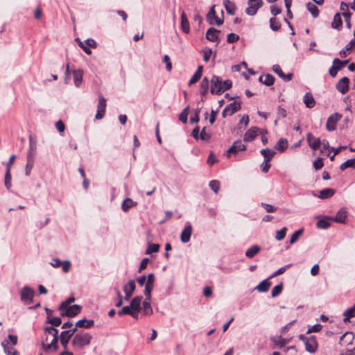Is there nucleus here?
Returning a JSON list of instances; mask_svg holds the SVG:
<instances>
[{
  "label": "nucleus",
  "instance_id": "680f3d73",
  "mask_svg": "<svg viewBox=\"0 0 355 355\" xmlns=\"http://www.w3.org/2000/svg\"><path fill=\"white\" fill-rule=\"evenodd\" d=\"M203 53V60L207 62L212 54V50L209 48H205L202 50Z\"/></svg>",
  "mask_w": 355,
  "mask_h": 355
},
{
  "label": "nucleus",
  "instance_id": "9d476101",
  "mask_svg": "<svg viewBox=\"0 0 355 355\" xmlns=\"http://www.w3.org/2000/svg\"><path fill=\"white\" fill-rule=\"evenodd\" d=\"M106 109V99L103 97H99L98 104V108H97V113L96 114L95 118L97 120H100L103 118Z\"/></svg>",
  "mask_w": 355,
  "mask_h": 355
},
{
  "label": "nucleus",
  "instance_id": "f03ea898",
  "mask_svg": "<svg viewBox=\"0 0 355 355\" xmlns=\"http://www.w3.org/2000/svg\"><path fill=\"white\" fill-rule=\"evenodd\" d=\"M92 338L89 333L80 331L73 336L71 345L76 349H82L85 346L89 345Z\"/></svg>",
  "mask_w": 355,
  "mask_h": 355
},
{
  "label": "nucleus",
  "instance_id": "a878e982",
  "mask_svg": "<svg viewBox=\"0 0 355 355\" xmlns=\"http://www.w3.org/2000/svg\"><path fill=\"white\" fill-rule=\"evenodd\" d=\"M71 337L72 336L69 335V333H67L66 331H63L61 332L60 335V343L62 346L64 347V350H67L69 341Z\"/></svg>",
  "mask_w": 355,
  "mask_h": 355
},
{
  "label": "nucleus",
  "instance_id": "dca6fc26",
  "mask_svg": "<svg viewBox=\"0 0 355 355\" xmlns=\"http://www.w3.org/2000/svg\"><path fill=\"white\" fill-rule=\"evenodd\" d=\"M272 71L285 81L291 80L293 76V73H288L286 75L284 74L280 66L278 64H275L272 66Z\"/></svg>",
  "mask_w": 355,
  "mask_h": 355
},
{
  "label": "nucleus",
  "instance_id": "c03bdc74",
  "mask_svg": "<svg viewBox=\"0 0 355 355\" xmlns=\"http://www.w3.org/2000/svg\"><path fill=\"white\" fill-rule=\"evenodd\" d=\"M48 323L51 324L53 327H58L61 324L62 320L61 318L59 317H51L49 315L47 317V321Z\"/></svg>",
  "mask_w": 355,
  "mask_h": 355
},
{
  "label": "nucleus",
  "instance_id": "13d9d810",
  "mask_svg": "<svg viewBox=\"0 0 355 355\" xmlns=\"http://www.w3.org/2000/svg\"><path fill=\"white\" fill-rule=\"evenodd\" d=\"M282 289H283V286L282 284L275 286L271 291V296L272 297H277L282 293Z\"/></svg>",
  "mask_w": 355,
  "mask_h": 355
},
{
  "label": "nucleus",
  "instance_id": "f3484780",
  "mask_svg": "<svg viewBox=\"0 0 355 355\" xmlns=\"http://www.w3.org/2000/svg\"><path fill=\"white\" fill-rule=\"evenodd\" d=\"M219 33L220 31L216 30L215 28H209L206 33V38L211 42H218Z\"/></svg>",
  "mask_w": 355,
  "mask_h": 355
},
{
  "label": "nucleus",
  "instance_id": "09e8293b",
  "mask_svg": "<svg viewBox=\"0 0 355 355\" xmlns=\"http://www.w3.org/2000/svg\"><path fill=\"white\" fill-rule=\"evenodd\" d=\"M215 6H212L209 12L207 14V21L209 24H214V19H216V12L214 10Z\"/></svg>",
  "mask_w": 355,
  "mask_h": 355
},
{
  "label": "nucleus",
  "instance_id": "393cba45",
  "mask_svg": "<svg viewBox=\"0 0 355 355\" xmlns=\"http://www.w3.org/2000/svg\"><path fill=\"white\" fill-rule=\"evenodd\" d=\"M202 70H203V67L202 65H199L197 68V70L196 71L194 74L191 76V78L189 80V85L196 83L200 80V78H201L202 74Z\"/></svg>",
  "mask_w": 355,
  "mask_h": 355
},
{
  "label": "nucleus",
  "instance_id": "a18cd8bd",
  "mask_svg": "<svg viewBox=\"0 0 355 355\" xmlns=\"http://www.w3.org/2000/svg\"><path fill=\"white\" fill-rule=\"evenodd\" d=\"M154 284L146 283L145 284V289H144V295L146 297V300L151 299V292L153 290Z\"/></svg>",
  "mask_w": 355,
  "mask_h": 355
},
{
  "label": "nucleus",
  "instance_id": "c756f323",
  "mask_svg": "<svg viewBox=\"0 0 355 355\" xmlns=\"http://www.w3.org/2000/svg\"><path fill=\"white\" fill-rule=\"evenodd\" d=\"M224 6L227 12L231 15H234L236 13V6L230 0H225L223 1Z\"/></svg>",
  "mask_w": 355,
  "mask_h": 355
},
{
  "label": "nucleus",
  "instance_id": "cd10ccee",
  "mask_svg": "<svg viewBox=\"0 0 355 355\" xmlns=\"http://www.w3.org/2000/svg\"><path fill=\"white\" fill-rule=\"evenodd\" d=\"M94 324L93 320L82 319L76 322V326L79 328L89 329Z\"/></svg>",
  "mask_w": 355,
  "mask_h": 355
},
{
  "label": "nucleus",
  "instance_id": "c85d7f7f",
  "mask_svg": "<svg viewBox=\"0 0 355 355\" xmlns=\"http://www.w3.org/2000/svg\"><path fill=\"white\" fill-rule=\"evenodd\" d=\"M259 80L267 86H271L274 84L275 78L271 74H266L265 76H261Z\"/></svg>",
  "mask_w": 355,
  "mask_h": 355
},
{
  "label": "nucleus",
  "instance_id": "de8ad7c7",
  "mask_svg": "<svg viewBox=\"0 0 355 355\" xmlns=\"http://www.w3.org/2000/svg\"><path fill=\"white\" fill-rule=\"evenodd\" d=\"M270 27L273 31H277L281 28V24L277 18L272 17L270 19Z\"/></svg>",
  "mask_w": 355,
  "mask_h": 355
},
{
  "label": "nucleus",
  "instance_id": "3c124183",
  "mask_svg": "<svg viewBox=\"0 0 355 355\" xmlns=\"http://www.w3.org/2000/svg\"><path fill=\"white\" fill-rule=\"evenodd\" d=\"M159 250V245L155 243H149L148 248L146 251V254H150L153 252H157Z\"/></svg>",
  "mask_w": 355,
  "mask_h": 355
},
{
  "label": "nucleus",
  "instance_id": "8fccbe9b",
  "mask_svg": "<svg viewBox=\"0 0 355 355\" xmlns=\"http://www.w3.org/2000/svg\"><path fill=\"white\" fill-rule=\"evenodd\" d=\"M261 154L264 157V160L268 159V158H270V160L275 155V152L269 148H266L261 150Z\"/></svg>",
  "mask_w": 355,
  "mask_h": 355
},
{
  "label": "nucleus",
  "instance_id": "0eeeda50",
  "mask_svg": "<svg viewBox=\"0 0 355 355\" xmlns=\"http://www.w3.org/2000/svg\"><path fill=\"white\" fill-rule=\"evenodd\" d=\"M241 102L234 101L227 105L222 112V116L225 118L227 115L232 116L241 109Z\"/></svg>",
  "mask_w": 355,
  "mask_h": 355
},
{
  "label": "nucleus",
  "instance_id": "4be33fe9",
  "mask_svg": "<svg viewBox=\"0 0 355 355\" xmlns=\"http://www.w3.org/2000/svg\"><path fill=\"white\" fill-rule=\"evenodd\" d=\"M331 217L325 216L322 218L318 219V220L316 223V227L318 229H323V230L327 229L328 227H329V226L331 225L330 224V221H331Z\"/></svg>",
  "mask_w": 355,
  "mask_h": 355
},
{
  "label": "nucleus",
  "instance_id": "2eb2a0df",
  "mask_svg": "<svg viewBox=\"0 0 355 355\" xmlns=\"http://www.w3.org/2000/svg\"><path fill=\"white\" fill-rule=\"evenodd\" d=\"M192 234V227L188 223L184 230L182 231L180 235V240L182 243H187L189 241L191 236Z\"/></svg>",
  "mask_w": 355,
  "mask_h": 355
},
{
  "label": "nucleus",
  "instance_id": "f257e3e1",
  "mask_svg": "<svg viewBox=\"0 0 355 355\" xmlns=\"http://www.w3.org/2000/svg\"><path fill=\"white\" fill-rule=\"evenodd\" d=\"M58 330L53 327L44 329V338L42 343V347L46 352H56L58 349Z\"/></svg>",
  "mask_w": 355,
  "mask_h": 355
},
{
  "label": "nucleus",
  "instance_id": "603ef678",
  "mask_svg": "<svg viewBox=\"0 0 355 355\" xmlns=\"http://www.w3.org/2000/svg\"><path fill=\"white\" fill-rule=\"evenodd\" d=\"M348 63V60H340L338 58H335L333 60V64H336V67L338 70H340L343 69L347 64Z\"/></svg>",
  "mask_w": 355,
  "mask_h": 355
},
{
  "label": "nucleus",
  "instance_id": "ddd939ff",
  "mask_svg": "<svg viewBox=\"0 0 355 355\" xmlns=\"http://www.w3.org/2000/svg\"><path fill=\"white\" fill-rule=\"evenodd\" d=\"M349 79L347 77L342 78L336 84V89L343 94L349 90Z\"/></svg>",
  "mask_w": 355,
  "mask_h": 355
},
{
  "label": "nucleus",
  "instance_id": "f704fd0d",
  "mask_svg": "<svg viewBox=\"0 0 355 355\" xmlns=\"http://www.w3.org/2000/svg\"><path fill=\"white\" fill-rule=\"evenodd\" d=\"M2 347L6 354L7 355H16L17 351L14 349L12 346H9L8 341L4 340L1 343Z\"/></svg>",
  "mask_w": 355,
  "mask_h": 355
},
{
  "label": "nucleus",
  "instance_id": "9b49d317",
  "mask_svg": "<svg viewBox=\"0 0 355 355\" xmlns=\"http://www.w3.org/2000/svg\"><path fill=\"white\" fill-rule=\"evenodd\" d=\"M64 313H62V316L74 317L78 315L81 311V306L78 304H74L67 307Z\"/></svg>",
  "mask_w": 355,
  "mask_h": 355
},
{
  "label": "nucleus",
  "instance_id": "412c9836",
  "mask_svg": "<svg viewBox=\"0 0 355 355\" xmlns=\"http://www.w3.org/2000/svg\"><path fill=\"white\" fill-rule=\"evenodd\" d=\"M209 80L207 77H204L200 85V94L201 96H205L207 94L209 91Z\"/></svg>",
  "mask_w": 355,
  "mask_h": 355
},
{
  "label": "nucleus",
  "instance_id": "5701e85b",
  "mask_svg": "<svg viewBox=\"0 0 355 355\" xmlns=\"http://www.w3.org/2000/svg\"><path fill=\"white\" fill-rule=\"evenodd\" d=\"M181 29L187 34L190 31L189 22L184 12H182L181 15Z\"/></svg>",
  "mask_w": 355,
  "mask_h": 355
},
{
  "label": "nucleus",
  "instance_id": "6e6552de",
  "mask_svg": "<svg viewBox=\"0 0 355 355\" xmlns=\"http://www.w3.org/2000/svg\"><path fill=\"white\" fill-rule=\"evenodd\" d=\"M342 118V115L339 113L335 112L331 114L327 121L326 128L328 131H334L336 128V124L338 121Z\"/></svg>",
  "mask_w": 355,
  "mask_h": 355
},
{
  "label": "nucleus",
  "instance_id": "e433bc0d",
  "mask_svg": "<svg viewBox=\"0 0 355 355\" xmlns=\"http://www.w3.org/2000/svg\"><path fill=\"white\" fill-rule=\"evenodd\" d=\"M260 248L257 245H252L251 246L249 249H248L245 252V256L248 257V258H252L254 257L257 254L259 253V252L260 251Z\"/></svg>",
  "mask_w": 355,
  "mask_h": 355
},
{
  "label": "nucleus",
  "instance_id": "a211bd4d",
  "mask_svg": "<svg viewBox=\"0 0 355 355\" xmlns=\"http://www.w3.org/2000/svg\"><path fill=\"white\" fill-rule=\"evenodd\" d=\"M347 218V211L345 209H340L336 214V216L331 217V220L335 221L339 223H345V219Z\"/></svg>",
  "mask_w": 355,
  "mask_h": 355
},
{
  "label": "nucleus",
  "instance_id": "39448f33",
  "mask_svg": "<svg viewBox=\"0 0 355 355\" xmlns=\"http://www.w3.org/2000/svg\"><path fill=\"white\" fill-rule=\"evenodd\" d=\"M210 92L213 95H219L223 93L222 79L216 75L211 78Z\"/></svg>",
  "mask_w": 355,
  "mask_h": 355
},
{
  "label": "nucleus",
  "instance_id": "5fc2aeb1",
  "mask_svg": "<svg viewBox=\"0 0 355 355\" xmlns=\"http://www.w3.org/2000/svg\"><path fill=\"white\" fill-rule=\"evenodd\" d=\"M11 180H12V177H11L10 171H9V169L6 170L4 184H5V187L8 189H10L11 187Z\"/></svg>",
  "mask_w": 355,
  "mask_h": 355
},
{
  "label": "nucleus",
  "instance_id": "473e14b6",
  "mask_svg": "<svg viewBox=\"0 0 355 355\" xmlns=\"http://www.w3.org/2000/svg\"><path fill=\"white\" fill-rule=\"evenodd\" d=\"M335 193V190L331 188H327L320 191L318 197L321 199H327L331 198Z\"/></svg>",
  "mask_w": 355,
  "mask_h": 355
},
{
  "label": "nucleus",
  "instance_id": "ea45409f",
  "mask_svg": "<svg viewBox=\"0 0 355 355\" xmlns=\"http://www.w3.org/2000/svg\"><path fill=\"white\" fill-rule=\"evenodd\" d=\"M306 8L307 10L309 11V12L311 14L313 17L316 18L319 15V10L318 7L314 5L313 3L309 2L306 3Z\"/></svg>",
  "mask_w": 355,
  "mask_h": 355
},
{
  "label": "nucleus",
  "instance_id": "6e6d98bb",
  "mask_svg": "<svg viewBox=\"0 0 355 355\" xmlns=\"http://www.w3.org/2000/svg\"><path fill=\"white\" fill-rule=\"evenodd\" d=\"M209 186L215 193H218L220 189V182L218 180H211L209 182Z\"/></svg>",
  "mask_w": 355,
  "mask_h": 355
},
{
  "label": "nucleus",
  "instance_id": "7ed1b4c3",
  "mask_svg": "<svg viewBox=\"0 0 355 355\" xmlns=\"http://www.w3.org/2000/svg\"><path fill=\"white\" fill-rule=\"evenodd\" d=\"M299 339L302 340L306 350L309 353H314L316 352L318 349V343L316 341V338L314 336H311L310 337H306L304 335H300Z\"/></svg>",
  "mask_w": 355,
  "mask_h": 355
},
{
  "label": "nucleus",
  "instance_id": "7c9ffc66",
  "mask_svg": "<svg viewBox=\"0 0 355 355\" xmlns=\"http://www.w3.org/2000/svg\"><path fill=\"white\" fill-rule=\"evenodd\" d=\"M150 300H146V297L145 300L142 302L143 313H144V315H150L153 313V309H152L150 303Z\"/></svg>",
  "mask_w": 355,
  "mask_h": 355
},
{
  "label": "nucleus",
  "instance_id": "6ab92c4d",
  "mask_svg": "<svg viewBox=\"0 0 355 355\" xmlns=\"http://www.w3.org/2000/svg\"><path fill=\"white\" fill-rule=\"evenodd\" d=\"M34 164V153H27V162L25 166V174L29 176Z\"/></svg>",
  "mask_w": 355,
  "mask_h": 355
},
{
  "label": "nucleus",
  "instance_id": "79ce46f5",
  "mask_svg": "<svg viewBox=\"0 0 355 355\" xmlns=\"http://www.w3.org/2000/svg\"><path fill=\"white\" fill-rule=\"evenodd\" d=\"M37 148V141L35 137L32 135H29V150L28 153H34L35 154V150Z\"/></svg>",
  "mask_w": 355,
  "mask_h": 355
},
{
  "label": "nucleus",
  "instance_id": "052dcab7",
  "mask_svg": "<svg viewBox=\"0 0 355 355\" xmlns=\"http://www.w3.org/2000/svg\"><path fill=\"white\" fill-rule=\"evenodd\" d=\"M302 233H303V230H302V229L295 231V232L292 234V236H291V239H290V243H291V244H293V243H295L297 241V239H298L299 236H300Z\"/></svg>",
  "mask_w": 355,
  "mask_h": 355
},
{
  "label": "nucleus",
  "instance_id": "37998d69",
  "mask_svg": "<svg viewBox=\"0 0 355 355\" xmlns=\"http://www.w3.org/2000/svg\"><path fill=\"white\" fill-rule=\"evenodd\" d=\"M272 341L280 349L284 348L285 345L288 343V340L286 338H283L281 337L273 338H272Z\"/></svg>",
  "mask_w": 355,
  "mask_h": 355
},
{
  "label": "nucleus",
  "instance_id": "bf43d9fd",
  "mask_svg": "<svg viewBox=\"0 0 355 355\" xmlns=\"http://www.w3.org/2000/svg\"><path fill=\"white\" fill-rule=\"evenodd\" d=\"M132 310L131 309V308H130V306H123L121 310H119L118 311V315H133L132 314Z\"/></svg>",
  "mask_w": 355,
  "mask_h": 355
},
{
  "label": "nucleus",
  "instance_id": "423d86ee",
  "mask_svg": "<svg viewBox=\"0 0 355 355\" xmlns=\"http://www.w3.org/2000/svg\"><path fill=\"white\" fill-rule=\"evenodd\" d=\"M263 3L262 0H248V7L245 10V12L248 15H254L257 10L261 7Z\"/></svg>",
  "mask_w": 355,
  "mask_h": 355
},
{
  "label": "nucleus",
  "instance_id": "e2e57ef3",
  "mask_svg": "<svg viewBox=\"0 0 355 355\" xmlns=\"http://www.w3.org/2000/svg\"><path fill=\"white\" fill-rule=\"evenodd\" d=\"M239 40V36L235 33H230L227 36V42L228 43H234Z\"/></svg>",
  "mask_w": 355,
  "mask_h": 355
},
{
  "label": "nucleus",
  "instance_id": "69168bd1",
  "mask_svg": "<svg viewBox=\"0 0 355 355\" xmlns=\"http://www.w3.org/2000/svg\"><path fill=\"white\" fill-rule=\"evenodd\" d=\"M75 301V298L73 297H69L67 300L62 302L60 306V309H64L67 307L69 306V304Z\"/></svg>",
  "mask_w": 355,
  "mask_h": 355
},
{
  "label": "nucleus",
  "instance_id": "bb28decb",
  "mask_svg": "<svg viewBox=\"0 0 355 355\" xmlns=\"http://www.w3.org/2000/svg\"><path fill=\"white\" fill-rule=\"evenodd\" d=\"M83 71L82 69H76L73 71V76L74 84L76 87H79L83 81Z\"/></svg>",
  "mask_w": 355,
  "mask_h": 355
},
{
  "label": "nucleus",
  "instance_id": "58836bf2",
  "mask_svg": "<svg viewBox=\"0 0 355 355\" xmlns=\"http://www.w3.org/2000/svg\"><path fill=\"white\" fill-rule=\"evenodd\" d=\"M288 147V141L286 139L281 138L275 146V148L281 152L284 151Z\"/></svg>",
  "mask_w": 355,
  "mask_h": 355
},
{
  "label": "nucleus",
  "instance_id": "20e7f679",
  "mask_svg": "<svg viewBox=\"0 0 355 355\" xmlns=\"http://www.w3.org/2000/svg\"><path fill=\"white\" fill-rule=\"evenodd\" d=\"M19 294L20 300L24 302V304L28 305L33 303L35 295V291L33 288L26 286L20 290Z\"/></svg>",
  "mask_w": 355,
  "mask_h": 355
},
{
  "label": "nucleus",
  "instance_id": "b1692460",
  "mask_svg": "<svg viewBox=\"0 0 355 355\" xmlns=\"http://www.w3.org/2000/svg\"><path fill=\"white\" fill-rule=\"evenodd\" d=\"M303 102L308 108H313L315 105V99L310 92H307L304 94Z\"/></svg>",
  "mask_w": 355,
  "mask_h": 355
},
{
  "label": "nucleus",
  "instance_id": "aec40b11",
  "mask_svg": "<svg viewBox=\"0 0 355 355\" xmlns=\"http://www.w3.org/2000/svg\"><path fill=\"white\" fill-rule=\"evenodd\" d=\"M143 297L142 296H136L130 302V308L132 311H140L141 309V304L142 302Z\"/></svg>",
  "mask_w": 355,
  "mask_h": 355
},
{
  "label": "nucleus",
  "instance_id": "4468645a",
  "mask_svg": "<svg viewBox=\"0 0 355 355\" xmlns=\"http://www.w3.org/2000/svg\"><path fill=\"white\" fill-rule=\"evenodd\" d=\"M259 131L260 128L258 127H252L250 128L244 135V141L247 142L253 141L259 135Z\"/></svg>",
  "mask_w": 355,
  "mask_h": 355
},
{
  "label": "nucleus",
  "instance_id": "2f4dec72",
  "mask_svg": "<svg viewBox=\"0 0 355 355\" xmlns=\"http://www.w3.org/2000/svg\"><path fill=\"white\" fill-rule=\"evenodd\" d=\"M343 26V21L340 13L337 12L334 17L331 23V27L334 29L340 30Z\"/></svg>",
  "mask_w": 355,
  "mask_h": 355
},
{
  "label": "nucleus",
  "instance_id": "338daca9",
  "mask_svg": "<svg viewBox=\"0 0 355 355\" xmlns=\"http://www.w3.org/2000/svg\"><path fill=\"white\" fill-rule=\"evenodd\" d=\"M322 325L320 324H314L308 329L306 334H309L312 332H319L322 329Z\"/></svg>",
  "mask_w": 355,
  "mask_h": 355
},
{
  "label": "nucleus",
  "instance_id": "c9c22d12",
  "mask_svg": "<svg viewBox=\"0 0 355 355\" xmlns=\"http://www.w3.org/2000/svg\"><path fill=\"white\" fill-rule=\"evenodd\" d=\"M137 202H134L132 199L127 198H125L121 205V208L124 211H128L131 207L135 206Z\"/></svg>",
  "mask_w": 355,
  "mask_h": 355
},
{
  "label": "nucleus",
  "instance_id": "f8f14e48",
  "mask_svg": "<svg viewBox=\"0 0 355 355\" xmlns=\"http://www.w3.org/2000/svg\"><path fill=\"white\" fill-rule=\"evenodd\" d=\"M306 139H307L309 146L313 150H318L320 148V146H321L320 139L314 137V136L311 132L307 134Z\"/></svg>",
  "mask_w": 355,
  "mask_h": 355
},
{
  "label": "nucleus",
  "instance_id": "a19ab883",
  "mask_svg": "<svg viewBox=\"0 0 355 355\" xmlns=\"http://www.w3.org/2000/svg\"><path fill=\"white\" fill-rule=\"evenodd\" d=\"M135 288L136 286L133 280L129 281L128 284L123 286V291L125 293H130L132 295Z\"/></svg>",
  "mask_w": 355,
  "mask_h": 355
},
{
  "label": "nucleus",
  "instance_id": "1a4fd4ad",
  "mask_svg": "<svg viewBox=\"0 0 355 355\" xmlns=\"http://www.w3.org/2000/svg\"><path fill=\"white\" fill-rule=\"evenodd\" d=\"M245 149L246 146L241 141H236L227 150L226 155L227 157H230L232 154L236 155L238 152L245 150Z\"/></svg>",
  "mask_w": 355,
  "mask_h": 355
},
{
  "label": "nucleus",
  "instance_id": "774afa93",
  "mask_svg": "<svg viewBox=\"0 0 355 355\" xmlns=\"http://www.w3.org/2000/svg\"><path fill=\"white\" fill-rule=\"evenodd\" d=\"M270 158H268V159L264 160V162L261 164V167L263 173H267L270 167Z\"/></svg>",
  "mask_w": 355,
  "mask_h": 355
},
{
  "label": "nucleus",
  "instance_id": "864d4df0",
  "mask_svg": "<svg viewBox=\"0 0 355 355\" xmlns=\"http://www.w3.org/2000/svg\"><path fill=\"white\" fill-rule=\"evenodd\" d=\"M288 229L286 227H282L280 230L277 231L275 239L277 241H282L284 239Z\"/></svg>",
  "mask_w": 355,
  "mask_h": 355
},
{
  "label": "nucleus",
  "instance_id": "49530a36",
  "mask_svg": "<svg viewBox=\"0 0 355 355\" xmlns=\"http://www.w3.org/2000/svg\"><path fill=\"white\" fill-rule=\"evenodd\" d=\"M349 167L355 168V158L347 159L346 162H343L340 165V169L342 171H344L346 168H349Z\"/></svg>",
  "mask_w": 355,
  "mask_h": 355
},
{
  "label": "nucleus",
  "instance_id": "4c0bfd02",
  "mask_svg": "<svg viewBox=\"0 0 355 355\" xmlns=\"http://www.w3.org/2000/svg\"><path fill=\"white\" fill-rule=\"evenodd\" d=\"M270 285L271 283L268 279H265L257 286L256 289L259 292H266L268 291Z\"/></svg>",
  "mask_w": 355,
  "mask_h": 355
},
{
  "label": "nucleus",
  "instance_id": "72a5a7b5",
  "mask_svg": "<svg viewBox=\"0 0 355 355\" xmlns=\"http://www.w3.org/2000/svg\"><path fill=\"white\" fill-rule=\"evenodd\" d=\"M343 315L345 316L343 321L344 322H349L350 318L355 316V304L353 306L347 309L344 313Z\"/></svg>",
  "mask_w": 355,
  "mask_h": 355
},
{
  "label": "nucleus",
  "instance_id": "0e129e2a",
  "mask_svg": "<svg viewBox=\"0 0 355 355\" xmlns=\"http://www.w3.org/2000/svg\"><path fill=\"white\" fill-rule=\"evenodd\" d=\"M211 137V135L207 132L206 128H203L200 133V139L202 141H208Z\"/></svg>",
  "mask_w": 355,
  "mask_h": 355
},
{
  "label": "nucleus",
  "instance_id": "4d7b16f0",
  "mask_svg": "<svg viewBox=\"0 0 355 355\" xmlns=\"http://www.w3.org/2000/svg\"><path fill=\"white\" fill-rule=\"evenodd\" d=\"M188 114H189V107H187L180 114L179 120L181 121L183 123H186L187 122Z\"/></svg>",
  "mask_w": 355,
  "mask_h": 355
}]
</instances>
